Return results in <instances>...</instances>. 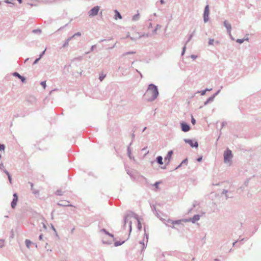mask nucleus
<instances>
[{
  "instance_id": "nucleus-1",
  "label": "nucleus",
  "mask_w": 261,
  "mask_h": 261,
  "mask_svg": "<svg viewBox=\"0 0 261 261\" xmlns=\"http://www.w3.org/2000/svg\"><path fill=\"white\" fill-rule=\"evenodd\" d=\"M159 95L158 87L153 84L148 85L144 97L148 102H152L157 98Z\"/></svg>"
},
{
  "instance_id": "nucleus-2",
  "label": "nucleus",
  "mask_w": 261,
  "mask_h": 261,
  "mask_svg": "<svg viewBox=\"0 0 261 261\" xmlns=\"http://www.w3.org/2000/svg\"><path fill=\"white\" fill-rule=\"evenodd\" d=\"M132 217H134L135 219L137 220L138 223L137 228L138 230H140L142 229V224L140 221L139 220V217L138 215L130 211L128 212L124 217V225L123 227L125 228L126 223L128 222L129 219L131 218Z\"/></svg>"
},
{
  "instance_id": "nucleus-3",
  "label": "nucleus",
  "mask_w": 261,
  "mask_h": 261,
  "mask_svg": "<svg viewBox=\"0 0 261 261\" xmlns=\"http://www.w3.org/2000/svg\"><path fill=\"white\" fill-rule=\"evenodd\" d=\"M232 156L233 155L231 150L228 148H227L224 151L223 154L224 162L225 163L230 162Z\"/></svg>"
},
{
  "instance_id": "nucleus-4",
  "label": "nucleus",
  "mask_w": 261,
  "mask_h": 261,
  "mask_svg": "<svg viewBox=\"0 0 261 261\" xmlns=\"http://www.w3.org/2000/svg\"><path fill=\"white\" fill-rule=\"evenodd\" d=\"M173 153V150H171L168 152L166 156L164 158V161H165L166 165L164 167H162L161 168L162 169L166 168V166L168 165L170 163V160H171V159Z\"/></svg>"
},
{
  "instance_id": "nucleus-5",
  "label": "nucleus",
  "mask_w": 261,
  "mask_h": 261,
  "mask_svg": "<svg viewBox=\"0 0 261 261\" xmlns=\"http://www.w3.org/2000/svg\"><path fill=\"white\" fill-rule=\"evenodd\" d=\"M210 8L209 5H206L204 9L203 12V21L205 23L209 20Z\"/></svg>"
},
{
  "instance_id": "nucleus-6",
  "label": "nucleus",
  "mask_w": 261,
  "mask_h": 261,
  "mask_svg": "<svg viewBox=\"0 0 261 261\" xmlns=\"http://www.w3.org/2000/svg\"><path fill=\"white\" fill-rule=\"evenodd\" d=\"M184 141L189 144L192 148H198V143L197 141L190 139H185Z\"/></svg>"
},
{
  "instance_id": "nucleus-7",
  "label": "nucleus",
  "mask_w": 261,
  "mask_h": 261,
  "mask_svg": "<svg viewBox=\"0 0 261 261\" xmlns=\"http://www.w3.org/2000/svg\"><path fill=\"white\" fill-rule=\"evenodd\" d=\"M167 222L168 223L170 224H167L169 227H171L172 228H175L178 230V228L175 227V226H179V219L176 220L169 219Z\"/></svg>"
},
{
  "instance_id": "nucleus-8",
  "label": "nucleus",
  "mask_w": 261,
  "mask_h": 261,
  "mask_svg": "<svg viewBox=\"0 0 261 261\" xmlns=\"http://www.w3.org/2000/svg\"><path fill=\"white\" fill-rule=\"evenodd\" d=\"M180 129L184 132H188L190 130L191 126L189 123L182 121L180 122Z\"/></svg>"
},
{
  "instance_id": "nucleus-9",
  "label": "nucleus",
  "mask_w": 261,
  "mask_h": 261,
  "mask_svg": "<svg viewBox=\"0 0 261 261\" xmlns=\"http://www.w3.org/2000/svg\"><path fill=\"white\" fill-rule=\"evenodd\" d=\"M99 10V6H95L92 8L88 12L89 16L91 17L97 15Z\"/></svg>"
},
{
  "instance_id": "nucleus-10",
  "label": "nucleus",
  "mask_w": 261,
  "mask_h": 261,
  "mask_svg": "<svg viewBox=\"0 0 261 261\" xmlns=\"http://www.w3.org/2000/svg\"><path fill=\"white\" fill-rule=\"evenodd\" d=\"M18 200V197L17 194L16 193H14L13 194V200L11 203V206L13 209H14L16 207Z\"/></svg>"
},
{
  "instance_id": "nucleus-11",
  "label": "nucleus",
  "mask_w": 261,
  "mask_h": 261,
  "mask_svg": "<svg viewBox=\"0 0 261 261\" xmlns=\"http://www.w3.org/2000/svg\"><path fill=\"white\" fill-rule=\"evenodd\" d=\"M57 205L60 206H63V207H72L73 205L71 204H69V202L68 201H62L61 202L57 203Z\"/></svg>"
},
{
  "instance_id": "nucleus-12",
  "label": "nucleus",
  "mask_w": 261,
  "mask_h": 261,
  "mask_svg": "<svg viewBox=\"0 0 261 261\" xmlns=\"http://www.w3.org/2000/svg\"><path fill=\"white\" fill-rule=\"evenodd\" d=\"M224 26L226 28L228 34L230 35L231 30V25L227 20H224L223 22Z\"/></svg>"
},
{
  "instance_id": "nucleus-13",
  "label": "nucleus",
  "mask_w": 261,
  "mask_h": 261,
  "mask_svg": "<svg viewBox=\"0 0 261 261\" xmlns=\"http://www.w3.org/2000/svg\"><path fill=\"white\" fill-rule=\"evenodd\" d=\"M13 76L18 77L19 79L20 80L22 83H24L25 82L26 79L24 76L21 75L19 73L17 72H14L13 73Z\"/></svg>"
},
{
  "instance_id": "nucleus-14",
  "label": "nucleus",
  "mask_w": 261,
  "mask_h": 261,
  "mask_svg": "<svg viewBox=\"0 0 261 261\" xmlns=\"http://www.w3.org/2000/svg\"><path fill=\"white\" fill-rule=\"evenodd\" d=\"M200 217L201 216L199 214L195 215L193 217L190 218V222H191L192 223H195L196 221L200 219Z\"/></svg>"
},
{
  "instance_id": "nucleus-15",
  "label": "nucleus",
  "mask_w": 261,
  "mask_h": 261,
  "mask_svg": "<svg viewBox=\"0 0 261 261\" xmlns=\"http://www.w3.org/2000/svg\"><path fill=\"white\" fill-rule=\"evenodd\" d=\"M145 237H146V244H143L142 246V249L141 250V254H142L143 251H144V250L145 249V248H146L147 247V242H148V234H147L146 232H145Z\"/></svg>"
},
{
  "instance_id": "nucleus-16",
  "label": "nucleus",
  "mask_w": 261,
  "mask_h": 261,
  "mask_svg": "<svg viewBox=\"0 0 261 261\" xmlns=\"http://www.w3.org/2000/svg\"><path fill=\"white\" fill-rule=\"evenodd\" d=\"M27 100L28 102L33 104L36 102V98L32 95L28 97Z\"/></svg>"
},
{
  "instance_id": "nucleus-17",
  "label": "nucleus",
  "mask_w": 261,
  "mask_h": 261,
  "mask_svg": "<svg viewBox=\"0 0 261 261\" xmlns=\"http://www.w3.org/2000/svg\"><path fill=\"white\" fill-rule=\"evenodd\" d=\"M132 144V142H130V144L128 145V146L127 147V155L130 159H134V158L133 156H132V152H131V150L130 148V146Z\"/></svg>"
},
{
  "instance_id": "nucleus-18",
  "label": "nucleus",
  "mask_w": 261,
  "mask_h": 261,
  "mask_svg": "<svg viewBox=\"0 0 261 261\" xmlns=\"http://www.w3.org/2000/svg\"><path fill=\"white\" fill-rule=\"evenodd\" d=\"M29 184L31 186V190L32 191V193L35 194V195H37V194H39V192L38 190H35L34 189V188H33L34 187V184L31 182H29Z\"/></svg>"
},
{
  "instance_id": "nucleus-19",
  "label": "nucleus",
  "mask_w": 261,
  "mask_h": 261,
  "mask_svg": "<svg viewBox=\"0 0 261 261\" xmlns=\"http://www.w3.org/2000/svg\"><path fill=\"white\" fill-rule=\"evenodd\" d=\"M114 12H115L114 18L115 19L122 18V16H121V14L119 12V11L117 10H115Z\"/></svg>"
},
{
  "instance_id": "nucleus-20",
  "label": "nucleus",
  "mask_w": 261,
  "mask_h": 261,
  "mask_svg": "<svg viewBox=\"0 0 261 261\" xmlns=\"http://www.w3.org/2000/svg\"><path fill=\"white\" fill-rule=\"evenodd\" d=\"M25 245L28 248H30V245L32 244H34L36 248L37 247V245L36 244H34V243H32L30 240H28V239L25 240Z\"/></svg>"
},
{
  "instance_id": "nucleus-21",
  "label": "nucleus",
  "mask_w": 261,
  "mask_h": 261,
  "mask_svg": "<svg viewBox=\"0 0 261 261\" xmlns=\"http://www.w3.org/2000/svg\"><path fill=\"white\" fill-rule=\"evenodd\" d=\"M4 172L7 175L9 182L12 184V178L10 173L7 170H4Z\"/></svg>"
},
{
  "instance_id": "nucleus-22",
  "label": "nucleus",
  "mask_w": 261,
  "mask_h": 261,
  "mask_svg": "<svg viewBox=\"0 0 261 261\" xmlns=\"http://www.w3.org/2000/svg\"><path fill=\"white\" fill-rule=\"evenodd\" d=\"M101 232H104L106 234L112 237L113 238V240H114L115 238H114V235L112 233H110L109 231H108L105 228H102L100 230Z\"/></svg>"
},
{
  "instance_id": "nucleus-23",
  "label": "nucleus",
  "mask_w": 261,
  "mask_h": 261,
  "mask_svg": "<svg viewBox=\"0 0 261 261\" xmlns=\"http://www.w3.org/2000/svg\"><path fill=\"white\" fill-rule=\"evenodd\" d=\"M155 161L159 165L163 164V158L161 155H159L156 158Z\"/></svg>"
},
{
  "instance_id": "nucleus-24",
  "label": "nucleus",
  "mask_w": 261,
  "mask_h": 261,
  "mask_svg": "<svg viewBox=\"0 0 261 261\" xmlns=\"http://www.w3.org/2000/svg\"><path fill=\"white\" fill-rule=\"evenodd\" d=\"M127 174L130 176L131 179L134 180L135 179V177L133 174V172L128 169L126 170Z\"/></svg>"
},
{
  "instance_id": "nucleus-25",
  "label": "nucleus",
  "mask_w": 261,
  "mask_h": 261,
  "mask_svg": "<svg viewBox=\"0 0 261 261\" xmlns=\"http://www.w3.org/2000/svg\"><path fill=\"white\" fill-rule=\"evenodd\" d=\"M140 19V14L139 13H137L136 14L134 15L132 17V20L134 21H138Z\"/></svg>"
},
{
  "instance_id": "nucleus-26",
  "label": "nucleus",
  "mask_w": 261,
  "mask_h": 261,
  "mask_svg": "<svg viewBox=\"0 0 261 261\" xmlns=\"http://www.w3.org/2000/svg\"><path fill=\"white\" fill-rule=\"evenodd\" d=\"M72 39V37H68L65 41L64 43L63 44L62 47H65L68 45L69 42Z\"/></svg>"
},
{
  "instance_id": "nucleus-27",
  "label": "nucleus",
  "mask_w": 261,
  "mask_h": 261,
  "mask_svg": "<svg viewBox=\"0 0 261 261\" xmlns=\"http://www.w3.org/2000/svg\"><path fill=\"white\" fill-rule=\"evenodd\" d=\"M125 240L122 241H115L114 243V246L116 247L120 246V245H122L123 244H124L125 243Z\"/></svg>"
},
{
  "instance_id": "nucleus-28",
  "label": "nucleus",
  "mask_w": 261,
  "mask_h": 261,
  "mask_svg": "<svg viewBox=\"0 0 261 261\" xmlns=\"http://www.w3.org/2000/svg\"><path fill=\"white\" fill-rule=\"evenodd\" d=\"M249 40V38H243V39H238L237 40H236V42L238 43H240V44H242L243 43L244 41L245 40Z\"/></svg>"
},
{
  "instance_id": "nucleus-29",
  "label": "nucleus",
  "mask_w": 261,
  "mask_h": 261,
  "mask_svg": "<svg viewBox=\"0 0 261 261\" xmlns=\"http://www.w3.org/2000/svg\"><path fill=\"white\" fill-rule=\"evenodd\" d=\"M135 54H136V51H127V52L124 53L122 55V57H124V56L128 55H133Z\"/></svg>"
},
{
  "instance_id": "nucleus-30",
  "label": "nucleus",
  "mask_w": 261,
  "mask_h": 261,
  "mask_svg": "<svg viewBox=\"0 0 261 261\" xmlns=\"http://www.w3.org/2000/svg\"><path fill=\"white\" fill-rule=\"evenodd\" d=\"M228 193V190H223V191H222V194H225V196H226V199L227 198H232V196H229V195H227V193Z\"/></svg>"
},
{
  "instance_id": "nucleus-31",
  "label": "nucleus",
  "mask_w": 261,
  "mask_h": 261,
  "mask_svg": "<svg viewBox=\"0 0 261 261\" xmlns=\"http://www.w3.org/2000/svg\"><path fill=\"white\" fill-rule=\"evenodd\" d=\"M106 76V74H103V73H101L99 74V80H100V81L101 82L103 80V79L105 78Z\"/></svg>"
},
{
  "instance_id": "nucleus-32",
  "label": "nucleus",
  "mask_w": 261,
  "mask_h": 261,
  "mask_svg": "<svg viewBox=\"0 0 261 261\" xmlns=\"http://www.w3.org/2000/svg\"><path fill=\"white\" fill-rule=\"evenodd\" d=\"M214 98L215 97L213 95H211L209 98L207 99V102H208V103L212 102L214 101Z\"/></svg>"
},
{
  "instance_id": "nucleus-33",
  "label": "nucleus",
  "mask_w": 261,
  "mask_h": 261,
  "mask_svg": "<svg viewBox=\"0 0 261 261\" xmlns=\"http://www.w3.org/2000/svg\"><path fill=\"white\" fill-rule=\"evenodd\" d=\"M32 33L34 34H40L41 33V30L40 29H34L32 31Z\"/></svg>"
},
{
  "instance_id": "nucleus-34",
  "label": "nucleus",
  "mask_w": 261,
  "mask_h": 261,
  "mask_svg": "<svg viewBox=\"0 0 261 261\" xmlns=\"http://www.w3.org/2000/svg\"><path fill=\"white\" fill-rule=\"evenodd\" d=\"M55 194L58 196H61L63 195V194L61 190H58L55 192Z\"/></svg>"
},
{
  "instance_id": "nucleus-35",
  "label": "nucleus",
  "mask_w": 261,
  "mask_h": 261,
  "mask_svg": "<svg viewBox=\"0 0 261 261\" xmlns=\"http://www.w3.org/2000/svg\"><path fill=\"white\" fill-rule=\"evenodd\" d=\"M223 88V86H221L220 89L217 90L214 94L212 95L215 97L218 94H219L221 91V89Z\"/></svg>"
},
{
  "instance_id": "nucleus-36",
  "label": "nucleus",
  "mask_w": 261,
  "mask_h": 261,
  "mask_svg": "<svg viewBox=\"0 0 261 261\" xmlns=\"http://www.w3.org/2000/svg\"><path fill=\"white\" fill-rule=\"evenodd\" d=\"M190 222V218H189L180 219V223L181 222Z\"/></svg>"
},
{
  "instance_id": "nucleus-37",
  "label": "nucleus",
  "mask_w": 261,
  "mask_h": 261,
  "mask_svg": "<svg viewBox=\"0 0 261 261\" xmlns=\"http://www.w3.org/2000/svg\"><path fill=\"white\" fill-rule=\"evenodd\" d=\"M50 228L52 229V230H54L56 236H58L57 230H56V228H55L54 226L52 224H50Z\"/></svg>"
},
{
  "instance_id": "nucleus-38",
  "label": "nucleus",
  "mask_w": 261,
  "mask_h": 261,
  "mask_svg": "<svg viewBox=\"0 0 261 261\" xmlns=\"http://www.w3.org/2000/svg\"><path fill=\"white\" fill-rule=\"evenodd\" d=\"M161 183V181H156L154 184L153 186L155 187V189H159V185Z\"/></svg>"
},
{
  "instance_id": "nucleus-39",
  "label": "nucleus",
  "mask_w": 261,
  "mask_h": 261,
  "mask_svg": "<svg viewBox=\"0 0 261 261\" xmlns=\"http://www.w3.org/2000/svg\"><path fill=\"white\" fill-rule=\"evenodd\" d=\"M186 44H185V45L184 46V47L182 48V51L181 53V56H184V55L185 54V51H186Z\"/></svg>"
},
{
  "instance_id": "nucleus-40",
  "label": "nucleus",
  "mask_w": 261,
  "mask_h": 261,
  "mask_svg": "<svg viewBox=\"0 0 261 261\" xmlns=\"http://www.w3.org/2000/svg\"><path fill=\"white\" fill-rule=\"evenodd\" d=\"M81 36V33L80 32H77L76 33H75L74 35H73L72 36H71L70 37H72V39L75 37L76 36Z\"/></svg>"
},
{
  "instance_id": "nucleus-41",
  "label": "nucleus",
  "mask_w": 261,
  "mask_h": 261,
  "mask_svg": "<svg viewBox=\"0 0 261 261\" xmlns=\"http://www.w3.org/2000/svg\"><path fill=\"white\" fill-rule=\"evenodd\" d=\"M132 222L131 221L129 222V235H130V233L132 230Z\"/></svg>"
},
{
  "instance_id": "nucleus-42",
  "label": "nucleus",
  "mask_w": 261,
  "mask_h": 261,
  "mask_svg": "<svg viewBox=\"0 0 261 261\" xmlns=\"http://www.w3.org/2000/svg\"><path fill=\"white\" fill-rule=\"evenodd\" d=\"M5 149V145L3 144L0 143V150L4 151Z\"/></svg>"
},
{
  "instance_id": "nucleus-43",
  "label": "nucleus",
  "mask_w": 261,
  "mask_h": 261,
  "mask_svg": "<svg viewBox=\"0 0 261 261\" xmlns=\"http://www.w3.org/2000/svg\"><path fill=\"white\" fill-rule=\"evenodd\" d=\"M196 121L195 118L192 115L191 116V123L193 125H195L196 124Z\"/></svg>"
},
{
  "instance_id": "nucleus-44",
  "label": "nucleus",
  "mask_w": 261,
  "mask_h": 261,
  "mask_svg": "<svg viewBox=\"0 0 261 261\" xmlns=\"http://www.w3.org/2000/svg\"><path fill=\"white\" fill-rule=\"evenodd\" d=\"M40 85L44 88H45L46 85V81H42L40 83Z\"/></svg>"
},
{
  "instance_id": "nucleus-45",
  "label": "nucleus",
  "mask_w": 261,
  "mask_h": 261,
  "mask_svg": "<svg viewBox=\"0 0 261 261\" xmlns=\"http://www.w3.org/2000/svg\"><path fill=\"white\" fill-rule=\"evenodd\" d=\"M112 241H106L102 240V243L104 244L111 245L112 244Z\"/></svg>"
},
{
  "instance_id": "nucleus-46",
  "label": "nucleus",
  "mask_w": 261,
  "mask_h": 261,
  "mask_svg": "<svg viewBox=\"0 0 261 261\" xmlns=\"http://www.w3.org/2000/svg\"><path fill=\"white\" fill-rule=\"evenodd\" d=\"M214 42V39H210L208 40V44L209 45H213Z\"/></svg>"
},
{
  "instance_id": "nucleus-47",
  "label": "nucleus",
  "mask_w": 261,
  "mask_h": 261,
  "mask_svg": "<svg viewBox=\"0 0 261 261\" xmlns=\"http://www.w3.org/2000/svg\"><path fill=\"white\" fill-rule=\"evenodd\" d=\"M197 93H200L201 95H204L206 93L205 90H203L200 91H198Z\"/></svg>"
},
{
  "instance_id": "nucleus-48",
  "label": "nucleus",
  "mask_w": 261,
  "mask_h": 261,
  "mask_svg": "<svg viewBox=\"0 0 261 261\" xmlns=\"http://www.w3.org/2000/svg\"><path fill=\"white\" fill-rule=\"evenodd\" d=\"M188 162V159L186 158L184 159L181 162H180V167L182 166V164H186Z\"/></svg>"
},
{
  "instance_id": "nucleus-49",
  "label": "nucleus",
  "mask_w": 261,
  "mask_h": 261,
  "mask_svg": "<svg viewBox=\"0 0 261 261\" xmlns=\"http://www.w3.org/2000/svg\"><path fill=\"white\" fill-rule=\"evenodd\" d=\"M0 170H2L4 172V170H6L5 169V167L2 163L0 164Z\"/></svg>"
},
{
  "instance_id": "nucleus-50",
  "label": "nucleus",
  "mask_w": 261,
  "mask_h": 261,
  "mask_svg": "<svg viewBox=\"0 0 261 261\" xmlns=\"http://www.w3.org/2000/svg\"><path fill=\"white\" fill-rule=\"evenodd\" d=\"M202 158H203L202 156L201 155V156H199L198 158H197L196 161L197 162H200L202 161Z\"/></svg>"
},
{
  "instance_id": "nucleus-51",
  "label": "nucleus",
  "mask_w": 261,
  "mask_h": 261,
  "mask_svg": "<svg viewBox=\"0 0 261 261\" xmlns=\"http://www.w3.org/2000/svg\"><path fill=\"white\" fill-rule=\"evenodd\" d=\"M40 60V59L39 58H36L33 62V65L37 64Z\"/></svg>"
},
{
  "instance_id": "nucleus-52",
  "label": "nucleus",
  "mask_w": 261,
  "mask_h": 261,
  "mask_svg": "<svg viewBox=\"0 0 261 261\" xmlns=\"http://www.w3.org/2000/svg\"><path fill=\"white\" fill-rule=\"evenodd\" d=\"M190 57L194 60L197 58V56L195 55H191Z\"/></svg>"
},
{
  "instance_id": "nucleus-53",
  "label": "nucleus",
  "mask_w": 261,
  "mask_h": 261,
  "mask_svg": "<svg viewBox=\"0 0 261 261\" xmlns=\"http://www.w3.org/2000/svg\"><path fill=\"white\" fill-rule=\"evenodd\" d=\"M83 59V57H78L77 58H75L74 59V60H78V61H81Z\"/></svg>"
},
{
  "instance_id": "nucleus-54",
  "label": "nucleus",
  "mask_w": 261,
  "mask_h": 261,
  "mask_svg": "<svg viewBox=\"0 0 261 261\" xmlns=\"http://www.w3.org/2000/svg\"><path fill=\"white\" fill-rule=\"evenodd\" d=\"M151 208H152V210L153 211L154 210L155 211L156 213V215L158 214V212H157V211L155 208V207L154 205H152V206L151 205Z\"/></svg>"
},
{
  "instance_id": "nucleus-55",
  "label": "nucleus",
  "mask_w": 261,
  "mask_h": 261,
  "mask_svg": "<svg viewBox=\"0 0 261 261\" xmlns=\"http://www.w3.org/2000/svg\"><path fill=\"white\" fill-rule=\"evenodd\" d=\"M45 51V49L44 50H43V51H42V52L40 54L39 57V58L40 59H41V58L43 57V56L44 55Z\"/></svg>"
},
{
  "instance_id": "nucleus-56",
  "label": "nucleus",
  "mask_w": 261,
  "mask_h": 261,
  "mask_svg": "<svg viewBox=\"0 0 261 261\" xmlns=\"http://www.w3.org/2000/svg\"><path fill=\"white\" fill-rule=\"evenodd\" d=\"M192 37H193V33L191 34V35H190V36H189L188 39L186 43L189 42L192 39Z\"/></svg>"
},
{
  "instance_id": "nucleus-57",
  "label": "nucleus",
  "mask_w": 261,
  "mask_h": 261,
  "mask_svg": "<svg viewBox=\"0 0 261 261\" xmlns=\"http://www.w3.org/2000/svg\"><path fill=\"white\" fill-rule=\"evenodd\" d=\"M96 45H92L91 47L90 51H93L94 50V49L96 48Z\"/></svg>"
},
{
  "instance_id": "nucleus-58",
  "label": "nucleus",
  "mask_w": 261,
  "mask_h": 261,
  "mask_svg": "<svg viewBox=\"0 0 261 261\" xmlns=\"http://www.w3.org/2000/svg\"><path fill=\"white\" fill-rule=\"evenodd\" d=\"M135 130H134V132H135ZM135 134H134V133H133L132 135H131V137H132V141L131 142H133L134 139H135Z\"/></svg>"
},
{
  "instance_id": "nucleus-59",
  "label": "nucleus",
  "mask_w": 261,
  "mask_h": 261,
  "mask_svg": "<svg viewBox=\"0 0 261 261\" xmlns=\"http://www.w3.org/2000/svg\"><path fill=\"white\" fill-rule=\"evenodd\" d=\"M159 27L161 28V26L160 25H159V24H157L156 27V28H155V29L153 30V32H155L156 31V30H157V29H158V28Z\"/></svg>"
},
{
  "instance_id": "nucleus-60",
  "label": "nucleus",
  "mask_w": 261,
  "mask_h": 261,
  "mask_svg": "<svg viewBox=\"0 0 261 261\" xmlns=\"http://www.w3.org/2000/svg\"><path fill=\"white\" fill-rule=\"evenodd\" d=\"M4 2L7 4H12V2L9 0H5Z\"/></svg>"
},
{
  "instance_id": "nucleus-61",
  "label": "nucleus",
  "mask_w": 261,
  "mask_h": 261,
  "mask_svg": "<svg viewBox=\"0 0 261 261\" xmlns=\"http://www.w3.org/2000/svg\"><path fill=\"white\" fill-rule=\"evenodd\" d=\"M42 238H43V234L41 233L39 235V239L40 240H42Z\"/></svg>"
},
{
  "instance_id": "nucleus-62",
  "label": "nucleus",
  "mask_w": 261,
  "mask_h": 261,
  "mask_svg": "<svg viewBox=\"0 0 261 261\" xmlns=\"http://www.w3.org/2000/svg\"><path fill=\"white\" fill-rule=\"evenodd\" d=\"M144 241L145 240L144 239L142 241H140L139 243L142 245L143 244H145Z\"/></svg>"
},
{
  "instance_id": "nucleus-63",
  "label": "nucleus",
  "mask_w": 261,
  "mask_h": 261,
  "mask_svg": "<svg viewBox=\"0 0 261 261\" xmlns=\"http://www.w3.org/2000/svg\"><path fill=\"white\" fill-rule=\"evenodd\" d=\"M204 90L206 92L207 91H211V90H212V88H206Z\"/></svg>"
},
{
  "instance_id": "nucleus-64",
  "label": "nucleus",
  "mask_w": 261,
  "mask_h": 261,
  "mask_svg": "<svg viewBox=\"0 0 261 261\" xmlns=\"http://www.w3.org/2000/svg\"><path fill=\"white\" fill-rule=\"evenodd\" d=\"M226 124V123L225 122H223L222 123H221V126H222V128Z\"/></svg>"
}]
</instances>
